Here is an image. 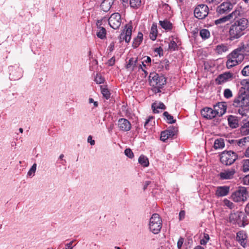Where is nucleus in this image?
Masks as SVG:
<instances>
[{"label":"nucleus","mask_w":249,"mask_h":249,"mask_svg":"<svg viewBox=\"0 0 249 249\" xmlns=\"http://www.w3.org/2000/svg\"><path fill=\"white\" fill-rule=\"evenodd\" d=\"M235 173V169L231 168L224 170L220 173L219 176L222 179H230L233 178Z\"/></svg>","instance_id":"obj_16"},{"label":"nucleus","mask_w":249,"mask_h":249,"mask_svg":"<svg viewBox=\"0 0 249 249\" xmlns=\"http://www.w3.org/2000/svg\"><path fill=\"white\" fill-rule=\"evenodd\" d=\"M228 50V46L226 44H221L218 45L215 49L216 52L218 54H222Z\"/></svg>","instance_id":"obj_27"},{"label":"nucleus","mask_w":249,"mask_h":249,"mask_svg":"<svg viewBox=\"0 0 249 249\" xmlns=\"http://www.w3.org/2000/svg\"><path fill=\"white\" fill-rule=\"evenodd\" d=\"M175 135V132L172 129L166 130L161 132L160 134L161 141L165 142L166 140L170 138L173 137Z\"/></svg>","instance_id":"obj_19"},{"label":"nucleus","mask_w":249,"mask_h":249,"mask_svg":"<svg viewBox=\"0 0 249 249\" xmlns=\"http://www.w3.org/2000/svg\"><path fill=\"white\" fill-rule=\"evenodd\" d=\"M242 8L241 7H239L238 8H236L234 11H233L231 14L228 15L230 19L232 18H234V19L237 18L238 17H240L242 15Z\"/></svg>","instance_id":"obj_24"},{"label":"nucleus","mask_w":249,"mask_h":249,"mask_svg":"<svg viewBox=\"0 0 249 249\" xmlns=\"http://www.w3.org/2000/svg\"><path fill=\"white\" fill-rule=\"evenodd\" d=\"M114 0H105L102 3L101 6L104 11L108 10L113 4Z\"/></svg>","instance_id":"obj_29"},{"label":"nucleus","mask_w":249,"mask_h":249,"mask_svg":"<svg viewBox=\"0 0 249 249\" xmlns=\"http://www.w3.org/2000/svg\"><path fill=\"white\" fill-rule=\"evenodd\" d=\"M233 7V4L230 2H224L218 6L216 12L218 15L227 14L230 12Z\"/></svg>","instance_id":"obj_11"},{"label":"nucleus","mask_w":249,"mask_h":249,"mask_svg":"<svg viewBox=\"0 0 249 249\" xmlns=\"http://www.w3.org/2000/svg\"><path fill=\"white\" fill-rule=\"evenodd\" d=\"M242 171L244 172L249 171V159L243 160Z\"/></svg>","instance_id":"obj_37"},{"label":"nucleus","mask_w":249,"mask_h":249,"mask_svg":"<svg viewBox=\"0 0 249 249\" xmlns=\"http://www.w3.org/2000/svg\"><path fill=\"white\" fill-rule=\"evenodd\" d=\"M237 49H240L239 51V53L244 54V53L246 55L249 56V42L246 45H243L241 47H239Z\"/></svg>","instance_id":"obj_31"},{"label":"nucleus","mask_w":249,"mask_h":249,"mask_svg":"<svg viewBox=\"0 0 249 249\" xmlns=\"http://www.w3.org/2000/svg\"><path fill=\"white\" fill-rule=\"evenodd\" d=\"M224 205L231 209L234 207V204L229 200L225 198L223 200Z\"/></svg>","instance_id":"obj_43"},{"label":"nucleus","mask_w":249,"mask_h":249,"mask_svg":"<svg viewBox=\"0 0 249 249\" xmlns=\"http://www.w3.org/2000/svg\"><path fill=\"white\" fill-rule=\"evenodd\" d=\"M87 141L91 145H94L95 144V141L94 140H92V137L90 135L88 137Z\"/></svg>","instance_id":"obj_54"},{"label":"nucleus","mask_w":249,"mask_h":249,"mask_svg":"<svg viewBox=\"0 0 249 249\" xmlns=\"http://www.w3.org/2000/svg\"><path fill=\"white\" fill-rule=\"evenodd\" d=\"M248 197V193L245 187H240L231 195V199L235 202H244Z\"/></svg>","instance_id":"obj_5"},{"label":"nucleus","mask_w":249,"mask_h":249,"mask_svg":"<svg viewBox=\"0 0 249 249\" xmlns=\"http://www.w3.org/2000/svg\"><path fill=\"white\" fill-rule=\"evenodd\" d=\"M210 239V237L208 234L204 233V238L200 240V243L202 245H206Z\"/></svg>","instance_id":"obj_44"},{"label":"nucleus","mask_w":249,"mask_h":249,"mask_svg":"<svg viewBox=\"0 0 249 249\" xmlns=\"http://www.w3.org/2000/svg\"><path fill=\"white\" fill-rule=\"evenodd\" d=\"M241 84L242 85H247L249 86V79L243 80Z\"/></svg>","instance_id":"obj_62"},{"label":"nucleus","mask_w":249,"mask_h":249,"mask_svg":"<svg viewBox=\"0 0 249 249\" xmlns=\"http://www.w3.org/2000/svg\"><path fill=\"white\" fill-rule=\"evenodd\" d=\"M230 20V18L228 17V15L224 16L221 18L217 19L214 21V23L215 25H218L220 24L225 23L228 20Z\"/></svg>","instance_id":"obj_36"},{"label":"nucleus","mask_w":249,"mask_h":249,"mask_svg":"<svg viewBox=\"0 0 249 249\" xmlns=\"http://www.w3.org/2000/svg\"><path fill=\"white\" fill-rule=\"evenodd\" d=\"M246 138H245L244 139H240L238 141V144L239 146H241V145H244V143L246 142Z\"/></svg>","instance_id":"obj_55"},{"label":"nucleus","mask_w":249,"mask_h":249,"mask_svg":"<svg viewBox=\"0 0 249 249\" xmlns=\"http://www.w3.org/2000/svg\"><path fill=\"white\" fill-rule=\"evenodd\" d=\"M242 74L245 76H247L249 75V65L245 67L242 71Z\"/></svg>","instance_id":"obj_50"},{"label":"nucleus","mask_w":249,"mask_h":249,"mask_svg":"<svg viewBox=\"0 0 249 249\" xmlns=\"http://www.w3.org/2000/svg\"><path fill=\"white\" fill-rule=\"evenodd\" d=\"M101 90L103 96L106 99H108L110 96L109 90L105 86H101Z\"/></svg>","instance_id":"obj_34"},{"label":"nucleus","mask_w":249,"mask_h":249,"mask_svg":"<svg viewBox=\"0 0 249 249\" xmlns=\"http://www.w3.org/2000/svg\"><path fill=\"white\" fill-rule=\"evenodd\" d=\"M247 235L244 231H240L237 233L236 240L238 241L241 245L245 247L246 245V240L247 239Z\"/></svg>","instance_id":"obj_20"},{"label":"nucleus","mask_w":249,"mask_h":249,"mask_svg":"<svg viewBox=\"0 0 249 249\" xmlns=\"http://www.w3.org/2000/svg\"><path fill=\"white\" fill-rule=\"evenodd\" d=\"M209 9L207 5L201 4L197 5L194 10V16L198 19L205 18L209 13Z\"/></svg>","instance_id":"obj_8"},{"label":"nucleus","mask_w":249,"mask_h":249,"mask_svg":"<svg viewBox=\"0 0 249 249\" xmlns=\"http://www.w3.org/2000/svg\"><path fill=\"white\" fill-rule=\"evenodd\" d=\"M143 39V35L142 33L139 32L137 36L135 37L133 41L132 46L134 48H137L142 42Z\"/></svg>","instance_id":"obj_23"},{"label":"nucleus","mask_w":249,"mask_h":249,"mask_svg":"<svg viewBox=\"0 0 249 249\" xmlns=\"http://www.w3.org/2000/svg\"><path fill=\"white\" fill-rule=\"evenodd\" d=\"M100 21L99 20H98L96 25L97 26V29L96 31V36H97L101 39H104L106 38V34L107 32L105 28L103 27L100 26Z\"/></svg>","instance_id":"obj_18"},{"label":"nucleus","mask_w":249,"mask_h":249,"mask_svg":"<svg viewBox=\"0 0 249 249\" xmlns=\"http://www.w3.org/2000/svg\"><path fill=\"white\" fill-rule=\"evenodd\" d=\"M228 121L229 125L231 127L235 128L238 126V121L236 117L231 115L229 117Z\"/></svg>","instance_id":"obj_22"},{"label":"nucleus","mask_w":249,"mask_h":249,"mask_svg":"<svg viewBox=\"0 0 249 249\" xmlns=\"http://www.w3.org/2000/svg\"><path fill=\"white\" fill-rule=\"evenodd\" d=\"M121 15L118 13L112 14L108 19L110 26L114 29H118L121 24Z\"/></svg>","instance_id":"obj_10"},{"label":"nucleus","mask_w":249,"mask_h":249,"mask_svg":"<svg viewBox=\"0 0 249 249\" xmlns=\"http://www.w3.org/2000/svg\"><path fill=\"white\" fill-rule=\"evenodd\" d=\"M218 114V112L210 107H205L201 111V114L208 119H212Z\"/></svg>","instance_id":"obj_13"},{"label":"nucleus","mask_w":249,"mask_h":249,"mask_svg":"<svg viewBox=\"0 0 249 249\" xmlns=\"http://www.w3.org/2000/svg\"><path fill=\"white\" fill-rule=\"evenodd\" d=\"M160 24L162 28L165 30H170L172 28V23L167 20L160 21Z\"/></svg>","instance_id":"obj_33"},{"label":"nucleus","mask_w":249,"mask_h":249,"mask_svg":"<svg viewBox=\"0 0 249 249\" xmlns=\"http://www.w3.org/2000/svg\"><path fill=\"white\" fill-rule=\"evenodd\" d=\"M132 26L131 24L128 23L125 25V28L120 34V40L121 42L125 41L128 43L131 37Z\"/></svg>","instance_id":"obj_9"},{"label":"nucleus","mask_w":249,"mask_h":249,"mask_svg":"<svg viewBox=\"0 0 249 249\" xmlns=\"http://www.w3.org/2000/svg\"><path fill=\"white\" fill-rule=\"evenodd\" d=\"M18 70L19 71V72L18 73L17 75H15L14 73H10V77L11 79L16 80L19 79L22 76L21 73V70L18 68Z\"/></svg>","instance_id":"obj_45"},{"label":"nucleus","mask_w":249,"mask_h":249,"mask_svg":"<svg viewBox=\"0 0 249 249\" xmlns=\"http://www.w3.org/2000/svg\"><path fill=\"white\" fill-rule=\"evenodd\" d=\"M237 158L236 154L231 151L223 152L220 155V161L223 164L230 165L232 164Z\"/></svg>","instance_id":"obj_7"},{"label":"nucleus","mask_w":249,"mask_h":249,"mask_svg":"<svg viewBox=\"0 0 249 249\" xmlns=\"http://www.w3.org/2000/svg\"><path fill=\"white\" fill-rule=\"evenodd\" d=\"M125 155L129 158H132L134 154L132 150L129 148H127L124 150Z\"/></svg>","instance_id":"obj_47"},{"label":"nucleus","mask_w":249,"mask_h":249,"mask_svg":"<svg viewBox=\"0 0 249 249\" xmlns=\"http://www.w3.org/2000/svg\"><path fill=\"white\" fill-rule=\"evenodd\" d=\"M137 58H131L129 61L128 63L126 66V69H130L131 71H135L136 69H138V65Z\"/></svg>","instance_id":"obj_21"},{"label":"nucleus","mask_w":249,"mask_h":249,"mask_svg":"<svg viewBox=\"0 0 249 249\" xmlns=\"http://www.w3.org/2000/svg\"><path fill=\"white\" fill-rule=\"evenodd\" d=\"M154 119V118L153 117H149L146 120L145 123H144V127L145 128L148 129V126L149 125V124H150V125H152V122L153 120Z\"/></svg>","instance_id":"obj_49"},{"label":"nucleus","mask_w":249,"mask_h":249,"mask_svg":"<svg viewBox=\"0 0 249 249\" xmlns=\"http://www.w3.org/2000/svg\"><path fill=\"white\" fill-rule=\"evenodd\" d=\"M230 191V187L227 186H219L217 187L215 195L218 197H222L227 196Z\"/></svg>","instance_id":"obj_17"},{"label":"nucleus","mask_w":249,"mask_h":249,"mask_svg":"<svg viewBox=\"0 0 249 249\" xmlns=\"http://www.w3.org/2000/svg\"><path fill=\"white\" fill-rule=\"evenodd\" d=\"M115 58L114 57L111 58L107 62V64L109 66H113L115 64Z\"/></svg>","instance_id":"obj_53"},{"label":"nucleus","mask_w":249,"mask_h":249,"mask_svg":"<svg viewBox=\"0 0 249 249\" xmlns=\"http://www.w3.org/2000/svg\"><path fill=\"white\" fill-rule=\"evenodd\" d=\"M89 55L90 56V58H92L91 62L92 63V65H97L98 64V61L96 59L92 58L91 52H89Z\"/></svg>","instance_id":"obj_57"},{"label":"nucleus","mask_w":249,"mask_h":249,"mask_svg":"<svg viewBox=\"0 0 249 249\" xmlns=\"http://www.w3.org/2000/svg\"><path fill=\"white\" fill-rule=\"evenodd\" d=\"M244 181L247 184H249V175L248 176H246L244 178Z\"/></svg>","instance_id":"obj_63"},{"label":"nucleus","mask_w":249,"mask_h":249,"mask_svg":"<svg viewBox=\"0 0 249 249\" xmlns=\"http://www.w3.org/2000/svg\"><path fill=\"white\" fill-rule=\"evenodd\" d=\"M162 227V220L158 213H154L150 217L149 223L150 231L154 234H158Z\"/></svg>","instance_id":"obj_3"},{"label":"nucleus","mask_w":249,"mask_h":249,"mask_svg":"<svg viewBox=\"0 0 249 249\" xmlns=\"http://www.w3.org/2000/svg\"><path fill=\"white\" fill-rule=\"evenodd\" d=\"M157 26L156 24H153L150 30V38L152 40H155L157 36Z\"/></svg>","instance_id":"obj_26"},{"label":"nucleus","mask_w":249,"mask_h":249,"mask_svg":"<svg viewBox=\"0 0 249 249\" xmlns=\"http://www.w3.org/2000/svg\"><path fill=\"white\" fill-rule=\"evenodd\" d=\"M217 106L219 107H221V106L222 107L221 108L223 109V113H224L226 111V107L223 104H222V103H218Z\"/></svg>","instance_id":"obj_61"},{"label":"nucleus","mask_w":249,"mask_h":249,"mask_svg":"<svg viewBox=\"0 0 249 249\" xmlns=\"http://www.w3.org/2000/svg\"><path fill=\"white\" fill-rule=\"evenodd\" d=\"M178 45L177 43L174 40L170 41L168 45V49L170 51H174L177 50Z\"/></svg>","instance_id":"obj_39"},{"label":"nucleus","mask_w":249,"mask_h":249,"mask_svg":"<svg viewBox=\"0 0 249 249\" xmlns=\"http://www.w3.org/2000/svg\"><path fill=\"white\" fill-rule=\"evenodd\" d=\"M139 163L142 166L146 167H147L149 164V160L148 158L144 156V155H141L138 159Z\"/></svg>","instance_id":"obj_28"},{"label":"nucleus","mask_w":249,"mask_h":249,"mask_svg":"<svg viewBox=\"0 0 249 249\" xmlns=\"http://www.w3.org/2000/svg\"><path fill=\"white\" fill-rule=\"evenodd\" d=\"M130 5L133 8H138L141 5V0H130Z\"/></svg>","instance_id":"obj_40"},{"label":"nucleus","mask_w":249,"mask_h":249,"mask_svg":"<svg viewBox=\"0 0 249 249\" xmlns=\"http://www.w3.org/2000/svg\"><path fill=\"white\" fill-rule=\"evenodd\" d=\"M224 96L227 99L231 98L232 96L231 91L229 89H225L224 91Z\"/></svg>","instance_id":"obj_46"},{"label":"nucleus","mask_w":249,"mask_h":249,"mask_svg":"<svg viewBox=\"0 0 249 249\" xmlns=\"http://www.w3.org/2000/svg\"><path fill=\"white\" fill-rule=\"evenodd\" d=\"M213 146L216 149L223 148L225 146L224 140L221 138L216 139L214 142Z\"/></svg>","instance_id":"obj_30"},{"label":"nucleus","mask_w":249,"mask_h":249,"mask_svg":"<svg viewBox=\"0 0 249 249\" xmlns=\"http://www.w3.org/2000/svg\"><path fill=\"white\" fill-rule=\"evenodd\" d=\"M199 35L203 39L206 40L210 37V33L208 29H203L200 30Z\"/></svg>","instance_id":"obj_32"},{"label":"nucleus","mask_w":249,"mask_h":249,"mask_svg":"<svg viewBox=\"0 0 249 249\" xmlns=\"http://www.w3.org/2000/svg\"><path fill=\"white\" fill-rule=\"evenodd\" d=\"M234 107H247L249 106V95L246 92H240L233 100Z\"/></svg>","instance_id":"obj_6"},{"label":"nucleus","mask_w":249,"mask_h":249,"mask_svg":"<svg viewBox=\"0 0 249 249\" xmlns=\"http://www.w3.org/2000/svg\"><path fill=\"white\" fill-rule=\"evenodd\" d=\"M222 0H206L207 2L211 3H214L215 4L219 3Z\"/></svg>","instance_id":"obj_58"},{"label":"nucleus","mask_w":249,"mask_h":249,"mask_svg":"<svg viewBox=\"0 0 249 249\" xmlns=\"http://www.w3.org/2000/svg\"><path fill=\"white\" fill-rule=\"evenodd\" d=\"M248 20L246 18H241L235 20L229 28V40L233 41L243 36L248 27Z\"/></svg>","instance_id":"obj_1"},{"label":"nucleus","mask_w":249,"mask_h":249,"mask_svg":"<svg viewBox=\"0 0 249 249\" xmlns=\"http://www.w3.org/2000/svg\"><path fill=\"white\" fill-rule=\"evenodd\" d=\"M234 74L230 72H226L220 74L215 79L216 83L218 85L222 84L233 79Z\"/></svg>","instance_id":"obj_12"},{"label":"nucleus","mask_w":249,"mask_h":249,"mask_svg":"<svg viewBox=\"0 0 249 249\" xmlns=\"http://www.w3.org/2000/svg\"><path fill=\"white\" fill-rule=\"evenodd\" d=\"M241 133L245 135L249 134V125L245 123L244 125L241 128Z\"/></svg>","instance_id":"obj_38"},{"label":"nucleus","mask_w":249,"mask_h":249,"mask_svg":"<svg viewBox=\"0 0 249 249\" xmlns=\"http://www.w3.org/2000/svg\"><path fill=\"white\" fill-rule=\"evenodd\" d=\"M237 109L238 113L242 116L246 115V109L245 108L246 107H238Z\"/></svg>","instance_id":"obj_48"},{"label":"nucleus","mask_w":249,"mask_h":249,"mask_svg":"<svg viewBox=\"0 0 249 249\" xmlns=\"http://www.w3.org/2000/svg\"><path fill=\"white\" fill-rule=\"evenodd\" d=\"M152 108L154 113H158L159 112L158 109H165V106L163 103H155L152 104Z\"/></svg>","instance_id":"obj_25"},{"label":"nucleus","mask_w":249,"mask_h":249,"mask_svg":"<svg viewBox=\"0 0 249 249\" xmlns=\"http://www.w3.org/2000/svg\"><path fill=\"white\" fill-rule=\"evenodd\" d=\"M185 214V213L184 211H181L179 213V218L180 220H182L184 218Z\"/></svg>","instance_id":"obj_56"},{"label":"nucleus","mask_w":249,"mask_h":249,"mask_svg":"<svg viewBox=\"0 0 249 249\" xmlns=\"http://www.w3.org/2000/svg\"><path fill=\"white\" fill-rule=\"evenodd\" d=\"M183 242H184V238L180 237L179 238L178 241L177 243V247H178V249H181V247L183 244Z\"/></svg>","instance_id":"obj_51"},{"label":"nucleus","mask_w":249,"mask_h":249,"mask_svg":"<svg viewBox=\"0 0 249 249\" xmlns=\"http://www.w3.org/2000/svg\"><path fill=\"white\" fill-rule=\"evenodd\" d=\"M163 116L167 120V122L169 124L175 123L176 122L175 120H174L173 117L169 114L167 111H165L163 113Z\"/></svg>","instance_id":"obj_35"},{"label":"nucleus","mask_w":249,"mask_h":249,"mask_svg":"<svg viewBox=\"0 0 249 249\" xmlns=\"http://www.w3.org/2000/svg\"><path fill=\"white\" fill-rule=\"evenodd\" d=\"M104 80V78L101 76L100 74H96L94 81L97 84H100L103 83Z\"/></svg>","instance_id":"obj_42"},{"label":"nucleus","mask_w":249,"mask_h":249,"mask_svg":"<svg viewBox=\"0 0 249 249\" xmlns=\"http://www.w3.org/2000/svg\"><path fill=\"white\" fill-rule=\"evenodd\" d=\"M142 70L144 72V74H145V76L147 75V74H148V72H147V71H146L143 68V67H142V65L141 64H140L139 65H138V70Z\"/></svg>","instance_id":"obj_60"},{"label":"nucleus","mask_w":249,"mask_h":249,"mask_svg":"<svg viewBox=\"0 0 249 249\" xmlns=\"http://www.w3.org/2000/svg\"><path fill=\"white\" fill-rule=\"evenodd\" d=\"M143 61L146 63H150L151 62V59L149 56H146L144 57V60Z\"/></svg>","instance_id":"obj_59"},{"label":"nucleus","mask_w":249,"mask_h":249,"mask_svg":"<svg viewBox=\"0 0 249 249\" xmlns=\"http://www.w3.org/2000/svg\"><path fill=\"white\" fill-rule=\"evenodd\" d=\"M245 217L244 213L240 211L231 213L229 216V220L231 223L235 224L243 221Z\"/></svg>","instance_id":"obj_14"},{"label":"nucleus","mask_w":249,"mask_h":249,"mask_svg":"<svg viewBox=\"0 0 249 249\" xmlns=\"http://www.w3.org/2000/svg\"><path fill=\"white\" fill-rule=\"evenodd\" d=\"M240 49H236L229 54L226 63L227 67L228 69L238 65L244 59V54L239 53Z\"/></svg>","instance_id":"obj_2"},{"label":"nucleus","mask_w":249,"mask_h":249,"mask_svg":"<svg viewBox=\"0 0 249 249\" xmlns=\"http://www.w3.org/2000/svg\"><path fill=\"white\" fill-rule=\"evenodd\" d=\"M166 78L162 75H160L156 72H151L149 76V82L152 87L162 88L166 84Z\"/></svg>","instance_id":"obj_4"},{"label":"nucleus","mask_w":249,"mask_h":249,"mask_svg":"<svg viewBox=\"0 0 249 249\" xmlns=\"http://www.w3.org/2000/svg\"><path fill=\"white\" fill-rule=\"evenodd\" d=\"M36 166L37 165L36 163L33 164L27 173V175L28 176L33 177L35 176L36 170Z\"/></svg>","instance_id":"obj_41"},{"label":"nucleus","mask_w":249,"mask_h":249,"mask_svg":"<svg viewBox=\"0 0 249 249\" xmlns=\"http://www.w3.org/2000/svg\"><path fill=\"white\" fill-rule=\"evenodd\" d=\"M245 210L246 213L249 215V202L246 205Z\"/></svg>","instance_id":"obj_64"},{"label":"nucleus","mask_w":249,"mask_h":249,"mask_svg":"<svg viewBox=\"0 0 249 249\" xmlns=\"http://www.w3.org/2000/svg\"><path fill=\"white\" fill-rule=\"evenodd\" d=\"M117 125L119 130L123 131H128L131 128V123L128 120L125 118L119 119Z\"/></svg>","instance_id":"obj_15"},{"label":"nucleus","mask_w":249,"mask_h":249,"mask_svg":"<svg viewBox=\"0 0 249 249\" xmlns=\"http://www.w3.org/2000/svg\"><path fill=\"white\" fill-rule=\"evenodd\" d=\"M74 240L71 241L70 242L67 243L65 244V249H72L75 245H73V243L74 242Z\"/></svg>","instance_id":"obj_52"}]
</instances>
